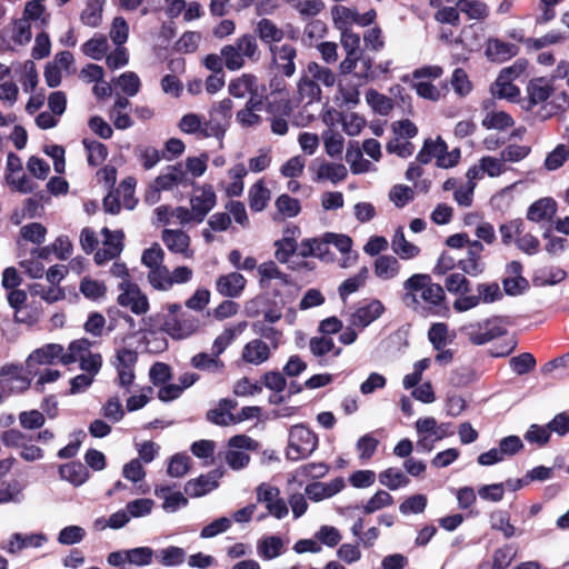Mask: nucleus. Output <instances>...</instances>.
Segmentation results:
<instances>
[{
	"label": "nucleus",
	"instance_id": "5",
	"mask_svg": "<svg viewBox=\"0 0 569 569\" xmlns=\"http://www.w3.org/2000/svg\"><path fill=\"white\" fill-rule=\"evenodd\" d=\"M318 447L317 435L306 425H295L289 430L286 456L298 461L309 457Z\"/></svg>",
	"mask_w": 569,
	"mask_h": 569
},
{
	"label": "nucleus",
	"instance_id": "30",
	"mask_svg": "<svg viewBox=\"0 0 569 569\" xmlns=\"http://www.w3.org/2000/svg\"><path fill=\"white\" fill-rule=\"evenodd\" d=\"M283 540L276 535L262 537L257 543V553L262 560H272L283 552Z\"/></svg>",
	"mask_w": 569,
	"mask_h": 569
},
{
	"label": "nucleus",
	"instance_id": "56",
	"mask_svg": "<svg viewBox=\"0 0 569 569\" xmlns=\"http://www.w3.org/2000/svg\"><path fill=\"white\" fill-rule=\"evenodd\" d=\"M134 156L141 162L144 170H151L161 160V151L150 146H137L134 148Z\"/></svg>",
	"mask_w": 569,
	"mask_h": 569
},
{
	"label": "nucleus",
	"instance_id": "35",
	"mask_svg": "<svg viewBox=\"0 0 569 569\" xmlns=\"http://www.w3.org/2000/svg\"><path fill=\"white\" fill-rule=\"evenodd\" d=\"M247 328V322L241 321L234 326L226 328L213 341L211 351L216 356H221L224 350L232 343L237 336L241 335Z\"/></svg>",
	"mask_w": 569,
	"mask_h": 569
},
{
	"label": "nucleus",
	"instance_id": "7",
	"mask_svg": "<svg viewBox=\"0 0 569 569\" xmlns=\"http://www.w3.org/2000/svg\"><path fill=\"white\" fill-rule=\"evenodd\" d=\"M229 450L226 452V462L233 470H240L248 466L250 457L243 450L254 451L259 443L246 435H237L228 441Z\"/></svg>",
	"mask_w": 569,
	"mask_h": 569
},
{
	"label": "nucleus",
	"instance_id": "55",
	"mask_svg": "<svg viewBox=\"0 0 569 569\" xmlns=\"http://www.w3.org/2000/svg\"><path fill=\"white\" fill-rule=\"evenodd\" d=\"M82 143L88 153L89 166L98 167L107 159L108 148L103 143L89 139H83Z\"/></svg>",
	"mask_w": 569,
	"mask_h": 569
},
{
	"label": "nucleus",
	"instance_id": "44",
	"mask_svg": "<svg viewBox=\"0 0 569 569\" xmlns=\"http://www.w3.org/2000/svg\"><path fill=\"white\" fill-rule=\"evenodd\" d=\"M258 79L254 74L242 73L240 77L230 81L228 86L229 93L234 98H244L254 88Z\"/></svg>",
	"mask_w": 569,
	"mask_h": 569
},
{
	"label": "nucleus",
	"instance_id": "22",
	"mask_svg": "<svg viewBox=\"0 0 569 569\" xmlns=\"http://www.w3.org/2000/svg\"><path fill=\"white\" fill-rule=\"evenodd\" d=\"M345 488V480L336 478L330 482H312L307 485L305 492L312 501H321L331 498Z\"/></svg>",
	"mask_w": 569,
	"mask_h": 569
},
{
	"label": "nucleus",
	"instance_id": "26",
	"mask_svg": "<svg viewBox=\"0 0 569 569\" xmlns=\"http://www.w3.org/2000/svg\"><path fill=\"white\" fill-rule=\"evenodd\" d=\"M401 270L399 260L390 254L378 256L373 263L375 276L383 281L395 279Z\"/></svg>",
	"mask_w": 569,
	"mask_h": 569
},
{
	"label": "nucleus",
	"instance_id": "58",
	"mask_svg": "<svg viewBox=\"0 0 569 569\" xmlns=\"http://www.w3.org/2000/svg\"><path fill=\"white\" fill-rule=\"evenodd\" d=\"M513 119L505 111H491L486 114L482 126L487 129L506 130L513 126Z\"/></svg>",
	"mask_w": 569,
	"mask_h": 569
},
{
	"label": "nucleus",
	"instance_id": "53",
	"mask_svg": "<svg viewBox=\"0 0 569 569\" xmlns=\"http://www.w3.org/2000/svg\"><path fill=\"white\" fill-rule=\"evenodd\" d=\"M147 280L154 290L168 291L171 289L170 270L167 266L149 270L147 273Z\"/></svg>",
	"mask_w": 569,
	"mask_h": 569
},
{
	"label": "nucleus",
	"instance_id": "28",
	"mask_svg": "<svg viewBox=\"0 0 569 569\" xmlns=\"http://www.w3.org/2000/svg\"><path fill=\"white\" fill-rule=\"evenodd\" d=\"M327 239L330 244H333L342 254L347 257L341 262L342 268L352 266L358 259L357 252H351L352 239L347 234L327 232Z\"/></svg>",
	"mask_w": 569,
	"mask_h": 569
},
{
	"label": "nucleus",
	"instance_id": "38",
	"mask_svg": "<svg viewBox=\"0 0 569 569\" xmlns=\"http://www.w3.org/2000/svg\"><path fill=\"white\" fill-rule=\"evenodd\" d=\"M369 276V269L362 267L355 276L346 279L338 288L339 297L345 302L347 298L357 292L366 284Z\"/></svg>",
	"mask_w": 569,
	"mask_h": 569
},
{
	"label": "nucleus",
	"instance_id": "16",
	"mask_svg": "<svg viewBox=\"0 0 569 569\" xmlns=\"http://www.w3.org/2000/svg\"><path fill=\"white\" fill-rule=\"evenodd\" d=\"M58 360L62 363L63 360V346L59 343H47L36 350H33L27 361L26 366L29 373L38 375L37 371H33V367L36 365H52Z\"/></svg>",
	"mask_w": 569,
	"mask_h": 569
},
{
	"label": "nucleus",
	"instance_id": "31",
	"mask_svg": "<svg viewBox=\"0 0 569 569\" xmlns=\"http://www.w3.org/2000/svg\"><path fill=\"white\" fill-rule=\"evenodd\" d=\"M362 150L358 143H350L346 152V161L350 164V170L355 174L366 173L375 170V166L362 156Z\"/></svg>",
	"mask_w": 569,
	"mask_h": 569
},
{
	"label": "nucleus",
	"instance_id": "62",
	"mask_svg": "<svg viewBox=\"0 0 569 569\" xmlns=\"http://www.w3.org/2000/svg\"><path fill=\"white\" fill-rule=\"evenodd\" d=\"M569 158V147L558 144L545 159V168L548 171H555L561 168Z\"/></svg>",
	"mask_w": 569,
	"mask_h": 569
},
{
	"label": "nucleus",
	"instance_id": "52",
	"mask_svg": "<svg viewBox=\"0 0 569 569\" xmlns=\"http://www.w3.org/2000/svg\"><path fill=\"white\" fill-rule=\"evenodd\" d=\"M258 272L260 276L261 287L267 286L272 279H277L283 284L289 283V276L280 271V269L273 261L261 263L258 267Z\"/></svg>",
	"mask_w": 569,
	"mask_h": 569
},
{
	"label": "nucleus",
	"instance_id": "2",
	"mask_svg": "<svg viewBox=\"0 0 569 569\" xmlns=\"http://www.w3.org/2000/svg\"><path fill=\"white\" fill-rule=\"evenodd\" d=\"M336 83V74L325 66L309 62L298 81V93L301 101L312 103L321 99V87L331 88Z\"/></svg>",
	"mask_w": 569,
	"mask_h": 569
},
{
	"label": "nucleus",
	"instance_id": "3",
	"mask_svg": "<svg viewBox=\"0 0 569 569\" xmlns=\"http://www.w3.org/2000/svg\"><path fill=\"white\" fill-rule=\"evenodd\" d=\"M509 326L508 317L496 316L483 321L469 323L462 330L472 345L482 346L505 336Z\"/></svg>",
	"mask_w": 569,
	"mask_h": 569
},
{
	"label": "nucleus",
	"instance_id": "12",
	"mask_svg": "<svg viewBox=\"0 0 569 569\" xmlns=\"http://www.w3.org/2000/svg\"><path fill=\"white\" fill-rule=\"evenodd\" d=\"M48 537L42 532L21 533L14 532L7 541L1 543V549L9 555H18L24 549H39L47 543Z\"/></svg>",
	"mask_w": 569,
	"mask_h": 569
},
{
	"label": "nucleus",
	"instance_id": "42",
	"mask_svg": "<svg viewBox=\"0 0 569 569\" xmlns=\"http://www.w3.org/2000/svg\"><path fill=\"white\" fill-rule=\"evenodd\" d=\"M348 172L342 163L323 162L318 167L317 180H329L333 184L342 181Z\"/></svg>",
	"mask_w": 569,
	"mask_h": 569
},
{
	"label": "nucleus",
	"instance_id": "19",
	"mask_svg": "<svg viewBox=\"0 0 569 569\" xmlns=\"http://www.w3.org/2000/svg\"><path fill=\"white\" fill-rule=\"evenodd\" d=\"M217 196L211 184H204L200 189L199 194H194L190 199L191 210L196 216V223H201L207 214L214 208Z\"/></svg>",
	"mask_w": 569,
	"mask_h": 569
},
{
	"label": "nucleus",
	"instance_id": "9",
	"mask_svg": "<svg viewBox=\"0 0 569 569\" xmlns=\"http://www.w3.org/2000/svg\"><path fill=\"white\" fill-rule=\"evenodd\" d=\"M256 493L257 501L264 503L269 515L279 520L288 516L289 509L287 502L280 497V490L278 487L262 482L257 487Z\"/></svg>",
	"mask_w": 569,
	"mask_h": 569
},
{
	"label": "nucleus",
	"instance_id": "24",
	"mask_svg": "<svg viewBox=\"0 0 569 569\" xmlns=\"http://www.w3.org/2000/svg\"><path fill=\"white\" fill-rule=\"evenodd\" d=\"M299 256L303 258L317 257L321 260H330L329 254V242L327 233L322 238H308L303 239L299 244Z\"/></svg>",
	"mask_w": 569,
	"mask_h": 569
},
{
	"label": "nucleus",
	"instance_id": "49",
	"mask_svg": "<svg viewBox=\"0 0 569 569\" xmlns=\"http://www.w3.org/2000/svg\"><path fill=\"white\" fill-rule=\"evenodd\" d=\"M108 49V40L102 34H96L82 44V52L93 60H101L107 54Z\"/></svg>",
	"mask_w": 569,
	"mask_h": 569
},
{
	"label": "nucleus",
	"instance_id": "46",
	"mask_svg": "<svg viewBox=\"0 0 569 569\" xmlns=\"http://www.w3.org/2000/svg\"><path fill=\"white\" fill-rule=\"evenodd\" d=\"M457 6L471 20H483L489 14L487 3L480 0H458Z\"/></svg>",
	"mask_w": 569,
	"mask_h": 569
},
{
	"label": "nucleus",
	"instance_id": "23",
	"mask_svg": "<svg viewBox=\"0 0 569 569\" xmlns=\"http://www.w3.org/2000/svg\"><path fill=\"white\" fill-rule=\"evenodd\" d=\"M557 213V202L552 198H541L530 204L527 219L537 223L551 221Z\"/></svg>",
	"mask_w": 569,
	"mask_h": 569
},
{
	"label": "nucleus",
	"instance_id": "37",
	"mask_svg": "<svg viewBox=\"0 0 569 569\" xmlns=\"http://www.w3.org/2000/svg\"><path fill=\"white\" fill-rule=\"evenodd\" d=\"M190 362L193 368L211 373H221L224 369L223 361L212 351L211 355L199 352L191 358Z\"/></svg>",
	"mask_w": 569,
	"mask_h": 569
},
{
	"label": "nucleus",
	"instance_id": "27",
	"mask_svg": "<svg viewBox=\"0 0 569 569\" xmlns=\"http://www.w3.org/2000/svg\"><path fill=\"white\" fill-rule=\"evenodd\" d=\"M391 249L403 260L416 258L420 253V248L406 239L402 227L396 229L391 240Z\"/></svg>",
	"mask_w": 569,
	"mask_h": 569
},
{
	"label": "nucleus",
	"instance_id": "10",
	"mask_svg": "<svg viewBox=\"0 0 569 569\" xmlns=\"http://www.w3.org/2000/svg\"><path fill=\"white\" fill-rule=\"evenodd\" d=\"M121 293L118 296V303L128 307L136 315H143L149 310L147 296L139 286L132 281H121L118 286Z\"/></svg>",
	"mask_w": 569,
	"mask_h": 569
},
{
	"label": "nucleus",
	"instance_id": "25",
	"mask_svg": "<svg viewBox=\"0 0 569 569\" xmlns=\"http://www.w3.org/2000/svg\"><path fill=\"white\" fill-rule=\"evenodd\" d=\"M270 348L261 339L249 341L242 349V360L247 363L259 366L270 358Z\"/></svg>",
	"mask_w": 569,
	"mask_h": 569
},
{
	"label": "nucleus",
	"instance_id": "4",
	"mask_svg": "<svg viewBox=\"0 0 569 569\" xmlns=\"http://www.w3.org/2000/svg\"><path fill=\"white\" fill-rule=\"evenodd\" d=\"M91 341L81 338L69 343L67 351L63 349V366L79 362V367L84 372L99 373L102 366L100 353L91 352Z\"/></svg>",
	"mask_w": 569,
	"mask_h": 569
},
{
	"label": "nucleus",
	"instance_id": "36",
	"mask_svg": "<svg viewBox=\"0 0 569 569\" xmlns=\"http://www.w3.org/2000/svg\"><path fill=\"white\" fill-rule=\"evenodd\" d=\"M59 475L63 480L69 481L73 486H81L89 478L87 467L80 461H72L60 466Z\"/></svg>",
	"mask_w": 569,
	"mask_h": 569
},
{
	"label": "nucleus",
	"instance_id": "39",
	"mask_svg": "<svg viewBox=\"0 0 569 569\" xmlns=\"http://www.w3.org/2000/svg\"><path fill=\"white\" fill-rule=\"evenodd\" d=\"M302 20H309L318 16L325 9L322 0H286Z\"/></svg>",
	"mask_w": 569,
	"mask_h": 569
},
{
	"label": "nucleus",
	"instance_id": "61",
	"mask_svg": "<svg viewBox=\"0 0 569 569\" xmlns=\"http://www.w3.org/2000/svg\"><path fill=\"white\" fill-rule=\"evenodd\" d=\"M529 443H536L539 447L546 446L551 438V431L547 425L532 423L523 436Z\"/></svg>",
	"mask_w": 569,
	"mask_h": 569
},
{
	"label": "nucleus",
	"instance_id": "6",
	"mask_svg": "<svg viewBox=\"0 0 569 569\" xmlns=\"http://www.w3.org/2000/svg\"><path fill=\"white\" fill-rule=\"evenodd\" d=\"M478 295H470L466 297H458L453 301V309L457 312H466L476 308L481 302L492 303L502 298V292L497 282H483L477 286Z\"/></svg>",
	"mask_w": 569,
	"mask_h": 569
},
{
	"label": "nucleus",
	"instance_id": "57",
	"mask_svg": "<svg viewBox=\"0 0 569 569\" xmlns=\"http://www.w3.org/2000/svg\"><path fill=\"white\" fill-rule=\"evenodd\" d=\"M445 287L450 293L458 295L459 297L470 296V281L462 273L449 274L445 280Z\"/></svg>",
	"mask_w": 569,
	"mask_h": 569
},
{
	"label": "nucleus",
	"instance_id": "64",
	"mask_svg": "<svg viewBox=\"0 0 569 569\" xmlns=\"http://www.w3.org/2000/svg\"><path fill=\"white\" fill-rule=\"evenodd\" d=\"M389 199L397 208H403L415 199V190L406 184H395L389 191Z\"/></svg>",
	"mask_w": 569,
	"mask_h": 569
},
{
	"label": "nucleus",
	"instance_id": "17",
	"mask_svg": "<svg viewBox=\"0 0 569 569\" xmlns=\"http://www.w3.org/2000/svg\"><path fill=\"white\" fill-rule=\"evenodd\" d=\"M519 47L497 37H489L485 44V56L490 62L503 63L519 53Z\"/></svg>",
	"mask_w": 569,
	"mask_h": 569
},
{
	"label": "nucleus",
	"instance_id": "51",
	"mask_svg": "<svg viewBox=\"0 0 569 569\" xmlns=\"http://www.w3.org/2000/svg\"><path fill=\"white\" fill-rule=\"evenodd\" d=\"M366 101L372 110L381 116H388L393 109V101L391 98L379 93L375 89H369L366 93Z\"/></svg>",
	"mask_w": 569,
	"mask_h": 569
},
{
	"label": "nucleus",
	"instance_id": "1",
	"mask_svg": "<svg viewBox=\"0 0 569 569\" xmlns=\"http://www.w3.org/2000/svg\"><path fill=\"white\" fill-rule=\"evenodd\" d=\"M401 301L423 316H445L448 311L445 289L428 273H415L402 283Z\"/></svg>",
	"mask_w": 569,
	"mask_h": 569
},
{
	"label": "nucleus",
	"instance_id": "13",
	"mask_svg": "<svg viewBox=\"0 0 569 569\" xmlns=\"http://www.w3.org/2000/svg\"><path fill=\"white\" fill-rule=\"evenodd\" d=\"M271 63L276 69L287 78L296 73L297 50L292 44L283 43L281 46H270Z\"/></svg>",
	"mask_w": 569,
	"mask_h": 569
},
{
	"label": "nucleus",
	"instance_id": "50",
	"mask_svg": "<svg viewBox=\"0 0 569 569\" xmlns=\"http://www.w3.org/2000/svg\"><path fill=\"white\" fill-rule=\"evenodd\" d=\"M270 199V191L262 180L256 182L249 190V206L254 212L262 211Z\"/></svg>",
	"mask_w": 569,
	"mask_h": 569
},
{
	"label": "nucleus",
	"instance_id": "14",
	"mask_svg": "<svg viewBox=\"0 0 569 569\" xmlns=\"http://www.w3.org/2000/svg\"><path fill=\"white\" fill-rule=\"evenodd\" d=\"M198 327L199 322L192 316H172L163 321L161 335L167 333L173 339H186L193 335Z\"/></svg>",
	"mask_w": 569,
	"mask_h": 569
},
{
	"label": "nucleus",
	"instance_id": "32",
	"mask_svg": "<svg viewBox=\"0 0 569 569\" xmlns=\"http://www.w3.org/2000/svg\"><path fill=\"white\" fill-rule=\"evenodd\" d=\"M527 92L530 103L536 106L549 99L553 92V87L549 80L536 78L528 83Z\"/></svg>",
	"mask_w": 569,
	"mask_h": 569
},
{
	"label": "nucleus",
	"instance_id": "20",
	"mask_svg": "<svg viewBox=\"0 0 569 569\" xmlns=\"http://www.w3.org/2000/svg\"><path fill=\"white\" fill-rule=\"evenodd\" d=\"M161 239L168 250L173 253H180L184 258H191L193 251L190 250V237L182 230L164 229Z\"/></svg>",
	"mask_w": 569,
	"mask_h": 569
},
{
	"label": "nucleus",
	"instance_id": "63",
	"mask_svg": "<svg viewBox=\"0 0 569 569\" xmlns=\"http://www.w3.org/2000/svg\"><path fill=\"white\" fill-rule=\"evenodd\" d=\"M80 292L90 300H98L104 297L107 288L103 282L84 277L79 286Z\"/></svg>",
	"mask_w": 569,
	"mask_h": 569
},
{
	"label": "nucleus",
	"instance_id": "60",
	"mask_svg": "<svg viewBox=\"0 0 569 569\" xmlns=\"http://www.w3.org/2000/svg\"><path fill=\"white\" fill-rule=\"evenodd\" d=\"M458 268L471 277H477L485 271L486 266L480 254L468 249L467 258L458 261Z\"/></svg>",
	"mask_w": 569,
	"mask_h": 569
},
{
	"label": "nucleus",
	"instance_id": "54",
	"mask_svg": "<svg viewBox=\"0 0 569 569\" xmlns=\"http://www.w3.org/2000/svg\"><path fill=\"white\" fill-rule=\"evenodd\" d=\"M491 528L501 531L506 539L517 535V529L510 523V516L505 510H497L490 516Z\"/></svg>",
	"mask_w": 569,
	"mask_h": 569
},
{
	"label": "nucleus",
	"instance_id": "18",
	"mask_svg": "<svg viewBox=\"0 0 569 569\" xmlns=\"http://www.w3.org/2000/svg\"><path fill=\"white\" fill-rule=\"evenodd\" d=\"M221 477L222 472L219 469H214L196 479H190L184 485V492L191 498L202 497L218 488V480Z\"/></svg>",
	"mask_w": 569,
	"mask_h": 569
},
{
	"label": "nucleus",
	"instance_id": "59",
	"mask_svg": "<svg viewBox=\"0 0 569 569\" xmlns=\"http://www.w3.org/2000/svg\"><path fill=\"white\" fill-rule=\"evenodd\" d=\"M274 206L278 213L283 218L297 217L301 211V204L299 200L286 193L277 198Z\"/></svg>",
	"mask_w": 569,
	"mask_h": 569
},
{
	"label": "nucleus",
	"instance_id": "21",
	"mask_svg": "<svg viewBox=\"0 0 569 569\" xmlns=\"http://www.w3.org/2000/svg\"><path fill=\"white\" fill-rule=\"evenodd\" d=\"M247 280L239 272H230L228 274L220 276L216 281V290L219 295L227 298H238L244 287Z\"/></svg>",
	"mask_w": 569,
	"mask_h": 569
},
{
	"label": "nucleus",
	"instance_id": "48",
	"mask_svg": "<svg viewBox=\"0 0 569 569\" xmlns=\"http://www.w3.org/2000/svg\"><path fill=\"white\" fill-rule=\"evenodd\" d=\"M187 553L183 548L169 546L156 553L159 563L164 567H177L184 562Z\"/></svg>",
	"mask_w": 569,
	"mask_h": 569
},
{
	"label": "nucleus",
	"instance_id": "47",
	"mask_svg": "<svg viewBox=\"0 0 569 569\" xmlns=\"http://www.w3.org/2000/svg\"><path fill=\"white\" fill-rule=\"evenodd\" d=\"M309 347L315 357H323L328 353L338 357L341 353V348L336 347L333 339L327 336L311 338Z\"/></svg>",
	"mask_w": 569,
	"mask_h": 569
},
{
	"label": "nucleus",
	"instance_id": "8",
	"mask_svg": "<svg viewBox=\"0 0 569 569\" xmlns=\"http://www.w3.org/2000/svg\"><path fill=\"white\" fill-rule=\"evenodd\" d=\"M340 72L359 84H366L375 79L373 60L362 53L355 58H345L340 62Z\"/></svg>",
	"mask_w": 569,
	"mask_h": 569
},
{
	"label": "nucleus",
	"instance_id": "34",
	"mask_svg": "<svg viewBox=\"0 0 569 569\" xmlns=\"http://www.w3.org/2000/svg\"><path fill=\"white\" fill-rule=\"evenodd\" d=\"M254 31L262 42L270 46H276L274 43L280 42L284 37L283 30L267 18L258 21Z\"/></svg>",
	"mask_w": 569,
	"mask_h": 569
},
{
	"label": "nucleus",
	"instance_id": "15",
	"mask_svg": "<svg viewBox=\"0 0 569 569\" xmlns=\"http://www.w3.org/2000/svg\"><path fill=\"white\" fill-rule=\"evenodd\" d=\"M153 182L162 191H168L179 186L189 187L193 184V180L187 174L181 163L167 166Z\"/></svg>",
	"mask_w": 569,
	"mask_h": 569
},
{
	"label": "nucleus",
	"instance_id": "41",
	"mask_svg": "<svg viewBox=\"0 0 569 569\" xmlns=\"http://www.w3.org/2000/svg\"><path fill=\"white\" fill-rule=\"evenodd\" d=\"M104 0H87L80 14L83 24L96 28L101 23Z\"/></svg>",
	"mask_w": 569,
	"mask_h": 569
},
{
	"label": "nucleus",
	"instance_id": "40",
	"mask_svg": "<svg viewBox=\"0 0 569 569\" xmlns=\"http://www.w3.org/2000/svg\"><path fill=\"white\" fill-rule=\"evenodd\" d=\"M379 482L390 490L407 487L410 479L398 468H388L378 476Z\"/></svg>",
	"mask_w": 569,
	"mask_h": 569
},
{
	"label": "nucleus",
	"instance_id": "33",
	"mask_svg": "<svg viewBox=\"0 0 569 569\" xmlns=\"http://www.w3.org/2000/svg\"><path fill=\"white\" fill-rule=\"evenodd\" d=\"M0 379L4 380L6 386L13 387V392L23 391L30 386V381L21 376V367L17 365L1 367Z\"/></svg>",
	"mask_w": 569,
	"mask_h": 569
},
{
	"label": "nucleus",
	"instance_id": "43",
	"mask_svg": "<svg viewBox=\"0 0 569 569\" xmlns=\"http://www.w3.org/2000/svg\"><path fill=\"white\" fill-rule=\"evenodd\" d=\"M491 92L493 97L499 99H507L510 101L517 100L520 96L519 88L512 83L510 79L498 74L496 81L491 86Z\"/></svg>",
	"mask_w": 569,
	"mask_h": 569
},
{
	"label": "nucleus",
	"instance_id": "11",
	"mask_svg": "<svg viewBox=\"0 0 569 569\" xmlns=\"http://www.w3.org/2000/svg\"><path fill=\"white\" fill-rule=\"evenodd\" d=\"M385 312V306L379 299H366L359 302L350 316V326L365 329Z\"/></svg>",
	"mask_w": 569,
	"mask_h": 569
},
{
	"label": "nucleus",
	"instance_id": "45",
	"mask_svg": "<svg viewBox=\"0 0 569 569\" xmlns=\"http://www.w3.org/2000/svg\"><path fill=\"white\" fill-rule=\"evenodd\" d=\"M21 18L33 23L37 29H43L49 22V17L44 16V7L38 1L27 2Z\"/></svg>",
	"mask_w": 569,
	"mask_h": 569
},
{
	"label": "nucleus",
	"instance_id": "29",
	"mask_svg": "<svg viewBox=\"0 0 569 569\" xmlns=\"http://www.w3.org/2000/svg\"><path fill=\"white\" fill-rule=\"evenodd\" d=\"M230 44L239 52L244 61L248 59L251 62H257L260 58V50L254 34H242Z\"/></svg>",
	"mask_w": 569,
	"mask_h": 569
}]
</instances>
